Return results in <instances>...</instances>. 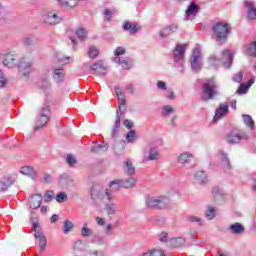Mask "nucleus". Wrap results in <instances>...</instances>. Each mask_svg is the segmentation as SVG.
<instances>
[{
	"label": "nucleus",
	"instance_id": "nucleus-1",
	"mask_svg": "<svg viewBox=\"0 0 256 256\" xmlns=\"http://www.w3.org/2000/svg\"><path fill=\"white\" fill-rule=\"evenodd\" d=\"M219 95V85L215 78H208L202 84V101H211Z\"/></svg>",
	"mask_w": 256,
	"mask_h": 256
},
{
	"label": "nucleus",
	"instance_id": "nucleus-2",
	"mask_svg": "<svg viewBox=\"0 0 256 256\" xmlns=\"http://www.w3.org/2000/svg\"><path fill=\"white\" fill-rule=\"evenodd\" d=\"M208 63L211 65V67H214V69H217L221 63L225 69H229L233 64V54H231V51L229 50H224L222 52L221 59L217 58L215 55H210L208 58Z\"/></svg>",
	"mask_w": 256,
	"mask_h": 256
},
{
	"label": "nucleus",
	"instance_id": "nucleus-3",
	"mask_svg": "<svg viewBox=\"0 0 256 256\" xmlns=\"http://www.w3.org/2000/svg\"><path fill=\"white\" fill-rule=\"evenodd\" d=\"M212 31L217 43H225L231 33V26L224 22H218L213 26Z\"/></svg>",
	"mask_w": 256,
	"mask_h": 256
},
{
	"label": "nucleus",
	"instance_id": "nucleus-4",
	"mask_svg": "<svg viewBox=\"0 0 256 256\" xmlns=\"http://www.w3.org/2000/svg\"><path fill=\"white\" fill-rule=\"evenodd\" d=\"M171 200L165 196H148L146 198V207L148 209H167Z\"/></svg>",
	"mask_w": 256,
	"mask_h": 256
},
{
	"label": "nucleus",
	"instance_id": "nucleus-5",
	"mask_svg": "<svg viewBox=\"0 0 256 256\" xmlns=\"http://www.w3.org/2000/svg\"><path fill=\"white\" fill-rule=\"evenodd\" d=\"M50 117L51 107L48 104H44L38 113V118L34 126V131H39V129H43V127H45L47 123H49Z\"/></svg>",
	"mask_w": 256,
	"mask_h": 256
},
{
	"label": "nucleus",
	"instance_id": "nucleus-6",
	"mask_svg": "<svg viewBox=\"0 0 256 256\" xmlns=\"http://www.w3.org/2000/svg\"><path fill=\"white\" fill-rule=\"evenodd\" d=\"M91 197L93 201H113V192L109 189L101 190L97 188L91 189Z\"/></svg>",
	"mask_w": 256,
	"mask_h": 256
},
{
	"label": "nucleus",
	"instance_id": "nucleus-7",
	"mask_svg": "<svg viewBox=\"0 0 256 256\" xmlns=\"http://www.w3.org/2000/svg\"><path fill=\"white\" fill-rule=\"evenodd\" d=\"M186 49H187V44L176 45L172 55L175 67H182V65L185 63Z\"/></svg>",
	"mask_w": 256,
	"mask_h": 256
},
{
	"label": "nucleus",
	"instance_id": "nucleus-8",
	"mask_svg": "<svg viewBox=\"0 0 256 256\" xmlns=\"http://www.w3.org/2000/svg\"><path fill=\"white\" fill-rule=\"evenodd\" d=\"M42 19L45 23V25H58V23H61V18L59 16V12L57 10H45L42 14Z\"/></svg>",
	"mask_w": 256,
	"mask_h": 256
},
{
	"label": "nucleus",
	"instance_id": "nucleus-9",
	"mask_svg": "<svg viewBox=\"0 0 256 256\" xmlns=\"http://www.w3.org/2000/svg\"><path fill=\"white\" fill-rule=\"evenodd\" d=\"M136 183L137 180L134 177H130L124 180L116 179L109 183V187H115V189H120V187H123V189H133Z\"/></svg>",
	"mask_w": 256,
	"mask_h": 256
},
{
	"label": "nucleus",
	"instance_id": "nucleus-10",
	"mask_svg": "<svg viewBox=\"0 0 256 256\" xmlns=\"http://www.w3.org/2000/svg\"><path fill=\"white\" fill-rule=\"evenodd\" d=\"M32 227L34 231V237L38 239V245L40 251H45L47 249V237H45V234L42 230L39 228V222H32Z\"/></svg>",
	"mask_w": 256,
	"mask_h": 256
},
{
	"label": "nucleus",
	"instance_id": "nucleus-11",
	"mask_svg": "<svg viewBox=\"0 0 256 256\" xmlns=\"http://www.w3.org/2000/svg\"><path fill=\"white\" fill-rule=\"evenodd\" d=\"M190 63L192 71H201V46L196 45L193 49Z\"/></svg>",
	"mask_w": 256,
	"mask_h": 256
},
{
	"label": "nucleus",
	"instance_id": "nucleus-12",
	"mask_svg": "<svg viewBox=\"0 0 256 256\" xmlns=\"http://www.w3.org/2000/svg\"><path fill=\"white\" fill-rule=\"evenodd\" d=\"M159 150L155 147H146L143 149L142 160L144 163L147 161H159Z\"/></svg>",
	"mask_w": 256,
	"mask_h": 256
},
{
	"label": "nucleus",
	"instance_id": "nucleus-13",
	"mask_svg": "<svg viewBox=\"0 0 256 256\" xmlns=\"http://www.w3.org/2000/svg\"><path fill=\"white\" fill-rule=\"evenodd\" d=\"M31 61L27 58H22L18 63V72L22 77H29V73H31Z\"/></svg>",
	"mask_w": 256,
	"mask_h": 256
},
{
	"label": "nucleus",
	"instance_id": "nucleus-14",
	"mask_svg": "<svg viewBox=\"0 0 256 256\" xmlns=\"http://www.w3.org/2000/svg\"><path fill=\"white\" fill-rule=\"evenodd\" d=\"M178 30H179V25L171 24L162 28L159 31V36L161 39H166V37L173 35V33H177Z\"/></svg>",
	"mask_w": 256,
	"mask_h": 256
},
{
	"label": "nucleus",
	"instance_id": "nucleus-15",
	"mask_svg": "<svg viewBox=\"0 0 256 256\" xmlns=\"http://www.w3.org/2000/svg\"><path fill=\"white\" fill-rule=\"evenodd\" d=\"M227 113H229V105H227V103L220 104L215 111L213 121L217 123V121H219V119H223Z\"/></svg>",
	"mask_w": 256,
	"mask_h": 256
},
{
	"label": "nucleus",
	"instance_id": "nucleus-16",
	"mask_svg": "<svg viewBox=\"0 0 256 256\" xmlns=\"http://www.w3.org/2000/svg\"><path fill=\"white\" fill-rule=\"evenodd\" d=\"M243 139H247V133L245 132L232 131L227 135V141L229 143H239Z\"/></svg>",
	"mask_w": 256,
	"mask_h": 256
},
{
	"label": "nucleus",
	"instance_id": "nucleus-17",
	"mask_svg": "<svg viewBox=\"0 0 256 256\" xmlns=\"http://www.w3.org/2000/svg\"><path fill=\"white\" fill-rule=\"evenodd\" d=\"M17 55L15 53H8L4 56L3 65L4 67H8L9 69H12V67H15L17 65Z\"/></svg>",
	"mask_w": 256,
	"mask_h": 256
},
{
	"label": "nucleus",
	"instance_id": "nucleus-18",
	"mask_svg": "<svg viewBox=\"0 0 256 256\" xmlns=\"http://www.w3.org/2000/svg\"><path fill=\"white\" fill-rule=\"evenodd\" d=\"M197 13H199V6L195 2H191L186 10V21H193V18L197 17Z\"/></svg>",
	"mask_w": 256,
	"mask_h": 256
},
{
	"label": "nucleus",
	"instance_id": "nucleus-19",
	"mask_svg": "<svg viewBox=\"0 0 256 256\" xmlns=\"http://www.w3.org/2000/svg\"><path fill=\"white\" fill-rule=\"evenodd\" d=\"M41 203H43V195L33 194L29 199L28 205L30 209H39Z\"/></svg>",
	"mask_w": 256,
	"mask_h": 256
},
{
	"label": "nucleus",
	"instance_id": "nucleus-20",
	"mask_svg": "<svg viewBox=\"0 0 256 256\" xmlns=\"http://www.w3.org/2000/svg\"><path fill=\"white\" fill-rule=\"evenodd\" d=\"M92 71L96 75H106L107 74V66L103 63V61H98L94 63L91 67Z\"/></svg>",
	"mask_w": 256,
	"mask_h": 256
},
{
	"label": "nucleus",
	"instance_id": "nucleus-21",
	"mask_svg": "<svg viewBox=\"0 0 256 256\" xmlns=\"http://www.w3.org/2000/svg\"><path fill=\"white\" fill-rule=\"evenodd\" d=\"M20 173H22V175H26L27 177H30L32 181H37V172L31 166H23L20 169Z\"/></svg>",
	"mask_w": 256,
	"mask_h": 256
},
{
	"label": "nucleus",
	"instance_id": "nucleus-22",
	"mask_svg": "<svg viewBox=\"0 0 256 256\" xmlns=\"http://www.w3.org/2000/svg\"><path fill=\"white\" fill-rule=\"evenodd\" d=\"M52 77L55 83H63V79H65V70L63 68H53Z\"/></svg>",
	"mask_w": 256,
	"mask_h": 256
},
{
	"label": "nucleus",
	"instance_id": "nucleus-23",
	"mask_svg": "<svg viewBox=\"0 0 256 256\" xmlns=\"http://www.w3.org/2000/svg\"><path fill=\"white\" fill-rule=\"evenodd\" d=\"M245 7H247V15L248 19L255 20L256 19V4L254 1H246Z\"/></svg>",
	"mask_w": 256,
	"mask_h": 256
},
{
	"label": "nucleus",
	"instance_id": "nucleus-24",
	"mask_svg": "<svg viewBox=\"0 0 256 256\" xmlns=\"http://www.w3.org/2000/svg\"><path fill=\"white\" fill-rule=\"evenodd\" d=\"M15 181L11 177H4L0 180V193H5Z\"/></svg>",
	"mask_w": 256,
	"mask_h": 256
},
{
	"label": "nucleus",
	"instance_id": "nucleus-25",
	"mask_svg": "<svg viewBox=\"0 0 256 256\" xmlns=\"http://www.w3.org/2000/svg\"><path fill=\"white\" fill-rule=\"evenodd\" d=\"M109 150V144L103 142L101 144H95L91 148V153L99 154V153H107Z\"/></svg>",
	"mask_w": 256,
	"mask_h": 256
},
{
	"label": "nucleus",
	"instance_id": "nucleus-26",
	"mask_svg": "<svg viewBox=\"0 0 256 256\" xmlns=\"http://www.w3.org/2000/svg\"><path fill=\"white\" fill-rule=\"evenodd\" d=\"M113 61L114 63H118V65H121L122 69H131V60L129 58L114 57Z\"/></svg>",
	"mask_w": 256,
	"mask_h": 256
},
{
	"label": "nucleus",
	"instance_id": "nucleus-27",
	"mask_svg": "<svg viewBox=\"0 0 256 256\" xmlns=\"http://www.w3.org/2000/svg\"><path fill=\"white\" fill-rule=\"evenodd\" d=\"M229 231L233 235H241V233H243V231H245V228L243 227V224L236 222L229 226Z\"/></svg>",
	"mask_w": 256,
	"mask_h": 256
},
{
	"label": "nucleus",
	"instance_id": "nucleus-28",
	"mask_svg": "<svg viewBox=\"0 0 256 256\" xmlns=\"http://www.w3.org/2000/svg\"><path fill=\"white\" fill-rule=\"evenodd\" d=\"M123 171L126 175H135V166H133V162H131V160L124 161Z\"/></svg>",
	"mask_w": 256,
	"mask_h": 256
},
{
	"label": "nucleus",
	"instance_id": "nucleus-29",
	"mask_svg": "<svg viewBox=\"0 0 256 256\" xmlns=\"http://www.w3.org/2000/svg\"><path fill=\"white\" fill-rule=\"evenodd\" d=\"M91 242L94 243V245L103 247V245H107V238L105 236L94 234V236L91 239Z\"/></svg>",
	"mask_w": 256,
	"mask_h": 256
},
{
	"label": "nucleus",
	"instance_id": "nucleus-30",
	"mask_svg": "<svg viewBox=\"0 0 256 256\" xmlns=\"http://www.w3.org/2000/svg\"><path fill=\"white\" fill-rule=\"evenodd\" d=\"M194 178L196 179L197 183H200V185L207 183V173L205 171H197L194 174Z\"/></svg>",
	"mask_w": 256,
	"mask_h": 256
},
{
	"label": "nucleus",
	"instance_id": "nucleus-31",
	"mask_svg": "<svg viewBox=\"0 0 256 256\" xmlns=\"http://www.w3.org/2000/svg\"><path fill=\"white\" fill-rule=\"evenodd\" d=\"M191 159H193V154L190 152H184L178 156V162L181 163V165H185V163H189Z\"/></svg>",
	"mask_w": 256,
	"mask_h": 256
},
{
	"label": "nucleus",
	"instance_id": "nucleus-32",
	"mask_svg": "<svg viewBox=\"0 0 256 256\" xmlns=\"http://www.w3.org/2000/svg\"><path fill=\"white\" fill-rule=\"evenodd\" d=\"M120 126H121V116H119V110H117L116 117H115V124L112 129V137L113 138L117 137V132L119 131Z\"/></svg>",
	"mask_w": 256,
	"mask_h": 256
},
{
	"label": "nucleus",
	"instance_id": "nucleus-33",
	"mask_svg": "<svg viewBox=\"0 0 256 256\" xmlns=\"http://www.w3.org/2000/svg\"><path fill=\"white\" fill-rule=\"evenodd\" d=\"M124 31H129L130 35H135L139 31V27L131 24V22H125L123 25Z\"/></svg>",
	"mask_w": 256,
	"mask_h": 256
},
{
	"label": "nucleus",
	"instance_id": "nucleus-34",
	"mask_svg": "<svg viewBox=\"0 0 256 256\" xmlns=\"http://www.w3.org/2000/svg\"><path fill=\"white\" fill-rule=\"evenodd\" d=\"M81 235L82 237H93L95 236V232L93 231V229L89 228L87 223H84L81 229Z\"/></svg>",
	"mask_w": 256,
	"mask_h": 256
},
{
	"label": "nucleus",
	"instance_id": "nucleus-35",
	"mask_svg": "<svg viewBox=\"0 0 256 256\" xmlns=\"http://www.w3.org/2000/svg\"><path fill=\"white\" fill-rule=\"evenodd\" d=\"M185 243L186 240L183 237L172 238L170 240L171 247H182V245H185Z\"/></svg>",
	"mask_w": 256,
	"mask_h": 256
},
{
	"label": "nucleus",
	"instance_id": "nucleus-36",
	"mask_svg": "<svg viewBox=\"0 0 256 256\" xmlns=\"http://www.w3.org/2000/svg\"><path fill=\"white\" fill-rule=\"evenodd\" d=\"M74 227H75V224H73V222H71L70 220H65L64 226H63L64 235H69V233L73 231Z\"/></svg>",
	"mask_w": 256,
	"mask_h": 256
},
{
	"label": "nucleus",
	"instance_id": "nucleus-37",
	"mask_svg": "<svg viewBox=\"0 0 256 256\" xmlns=\"http://www.w3.org/2000/svg\"><path fill=\"white\" fill-rule=\"evenodd\" d=\"M115 91H116V95L119 100V105H125V103H126L125 92H123L119 86L115 87Z\"/></svg>",
	"mask_w": 256,
	"mask_h": 256
},
{
	"label": "nucleus",
	"instance_id": "nucleus-38",
	"mask_svg": "<svg viewBox=\"0 0 256 256\" xmlns=\"http://www.w3.org/2000/svg\"><path fill=\"white\" fill-rule=\"evenodd\" d=\"M105 209L108 215H115L117 213V204L113 202L106 203Z\"/></svg>",
	"mask_w": 256,
	"mask_h": 256
},
{
	"label": "nucleus",
	"instance_id": "nucleus-39",
	"mask_svg": "<svg viewBox=\"0 0 256 256\" xmlns=\"http://www.w3.org/2000/svg\"><path fill=\"white\" fill-rule=\"evenodd\" d=\"M242 117L246 127H249V129H254L255 121H253V118L251 117V115L244 114Z\"/></svg>",
	"mask_w": 256,
	"mask_h": 256
},
{
	"label": "nucleus",
	"instance_id": "nucleus-40",
	"mask_svg": "<svg viewBox=\"0 0 256 256\" xmlns=\"http://www.w3.org/2000/svg\"><path fill=\"white\" fill-rule=\"evenodd\" d=\"M246 53L250 57H256V42H252L246 46Z\"/></svg>",
	"mask_w": 256,
	"mask_h": 256
},
{
	"label": "nucleus",
	"instance_id": "nucleus-41",
	"mask_svg": "<svg viewBox=\"0 0 256 256\" xmlns=\"http://www.w3.org/2000/svg\"><path fill=\"white\" fill-rule=\"evenodd\" d=\"M186 221L188 223H197V225H203V220L199 217V216H196V215H188L186 216Z\"/></svg>",
	"mask_w": 256,
	"mask_h": 256
},
{
	"label": "nucleus",
	"instance_id": "nucleus-42",
	"mask_svg": "<svg viewBox=\"0 0 256 256\" xmlns=\"http://www.w3.org/2000/svg\"><path fill=\"white\" fill-rule=\"evenodd\" d=\"M172 113H175V109L171 105L163 106L162 108L163 117H169V115H172Z\"/></svg>",
	"mask_w": 256,
	"mask_h": 256
},
{
	"label": "nucleus",
	"instance_id": "nucleus-43",
	"mask_svg": "<svg viewBox=\"0 0 256 256\" xmlns=\"http://www.w3.org/2000/svg\"><path fill=\"white\" fill-rule=\"evenodd\" d=\"M215 211V207L208 206L205 213L206 219L209 221H211V219H215Z\"/></svg>",
	"mask_w": 256,
	"mask_h": 256
},
{
	"label": "nucleus",
	"instance_id": "nucleus-44",
	"mask_svg": "<svg viewBox=\"0 0 256 256\" xmlns=\"http://www.w3.org/2000/svg\"><path fill=\"white\" fill-rule=\"evenodd\" d=\"M135 139H137V132L135 130H130L126 134L127 143H135Z\"/></svg>",
	"mask_w": 256,
	"mask_h": 256
},
{
	"label": "nucleus",
	"instance_id": "nucleus-45",
	"mask_svg": "<svg viewBox=\"0 0 256 256\" xmlns=\"http://www.w3.org/2000/svg\"><path fill=\"white\" fill-rule=\"evenodd\" d=\"M88 57H90V59H95V57H99V49L95 46H90L88 49Z\"/></svg>",
	"mask_w": 256,
	"mask_h": 256
},
{
	"label": "nucleus",
	"instance_id": "nucleus-46",
	"mask_svg": "<svg viewBox=\"0 0 256 256\" xmlns=\"http://www.w3.org/2000/svg\"><path fill=\"white\" fill-rule=\"evenodd\" d=\"M76 35L80 41H86L87 40V30L85 28H79L76 30Z\"/></svg>",
	"mask_w": 256,
	"mask_h": 256
},
{
	"label": "nucleus",
	"instance_id": "nucleus-47",
	"mask_svg": "<svg viewBox=\"0 0 256 256\" xmlns=\"http://www.w3.org/2000/svg\"><path fill=\"white\" fill-rule=\"evenodd\" d=\"M7 83H9L7 76L5 75L3 70L0 69V89L7 87Z\"/></svg>",
	"mask_w": 256,
	"mask_h": 256
},
{
	"label": "nucleus",
	"instance_id": "nucleus-48",
	"mask_svg": "<svg viewBox=\"0 0 256 256\" xmlns=\"http://www.w3.org/2000/svg\"><path fill=\"white\" fill-rule=\"evenodd\" d=\"M143 256H165V252L163 250L153 249L144 253Z\"/></svg>",
	"mask_w": 256,
	"mask_h": 256
},
{
	"label": "nucleus",
	"instance_id": "nucleus-49",
	"mask_svg": "<svg viewBox=\"0 0 256 256\" xmlns=\"http://www.w3.org/2000/svg\"><path fill=\"white\" fill-rule=\"evenodd\" d=\"M53 199H55V192H53V190L46 191L44 194V201L49 203L50 201H53Z\"/></svg>",
	"mask_w": 256,
	"mask_h": 256
},
{
	"label": "nucleus",
	"instance_id": "nucleus-50",
	"mask_svg": "<svg viewBox=\"0 0 256 256\" xmlns=\"http://www.w3.org/2000/svg\"><path fill=\"white\" fill-rule=\"evenodd\" d=\"M57 203H65L67 201V193L59 192L55 197Z\"/></svg>",
	"mask_w": 256,
	"mask_h": 256
},
{
	"label": "nucleus",
	"instance_id": "nucleus-51",
	"mask_svg": "<svg viewBox=\"0 0 256 256\" xmlns=\"http://www.w3.org/2000/svg\"><path fill=\"white\" fill-rule=\"evenodd\" d=\"M66 163L70 166V167H75V165H77V159H75V157H73V155L68 154L67 158H66Z\"/></svg>",
	"mask_w": 256,
	"mask_h": 256
},
{
	"label": "nucleus",
	"instance_id": "nucleus-52",
	"mask_svg": "<svg viewBox=\"0 0 256 256\" xmlns=\"http://www.w3.org/2000/svg\"><path fill=\"white\" fill-rule=\"evenodd\" d=\"M222 163L226 169H231V164L229 163V158L227 157V154L222 153Z\"/></svg>",
	"mask_w": 256,
	"mask_h": 256
},
{
	"label": "nucleus",
	"instance_id": "nucleus-53",
	"mask_svg": "<svg viewBox=\"0 0 256 256\" xmlns=\"http://www.w3.org/2000/svg\"><path fill=\"white\" fill-rule=\"evenodd\" d=\"M247 89H249V86L247 84H240V87L237 90L238 95H243L244 93H247Z\"/></svg>",
	"mask_w": 256,
	"mask_h": 256
},
{
	"label": "nucleus",
	"instance_id": "nucleus-54",
	"mask_svg": "<svg viewBox=\"0 0 256 256\" xmlns=\"http://www.w3.org/2000/svg\"><path fill=\"white\" fill-rule=\"evenodd\" d=\"M156 86H157V89H159V91H167V83L165 81L159 80Z\"/></svg>",
	"mask_w": 256,
	"mask_h": 256
},
{
	"label": "nucleus",
	"instance_id": "nucleus-55",
	"mask_svg": "<svg viewBox=\"0 0 256 256\" xmlns=\"http://www.w3.org/2000/svg\"><path fill=\"white\" fill-rule=\"evenodd\" d=\"M212 194L214 195V197H221V195H223V190H221V188H219L218 186H215L212 189Z\"/></svg>",
	"mask_w": 256,
	"mask_h": 256
},
{
	"label": "nucleus",
	"instance_id": "nucleus-56",
	"mask_svg": "<svg viewBox=\"0 0 256 256\" xmlns=\"http://www.w3.org/2000/svg\"><path fill=\"white\" fill-rule=\"evenodd\" d=\"M125 53H126V50H125V48H123V47H118V48H116V50L114 51L115 57H119L120 55H125Z\"/></svg>",
	"mask_w": 256,
	"mask_h": 256
},
{
	"label": "nucleus",
	"instance_id": "nucleus-57",
	"mask_svg": "<svg viewBox=\"0 0 256 256\" xmlns=\"http://www.w3.org/2000/svg\"><path fill=\"white\" fill-rule=\"evenodd\" d=\"M75 251H83V242L82 240H78L74 243Z\"/></svg>",
	"mask_w": 256,
	"mask_h": 256
},
{
	"label": "nucleus",
	"instance_id": "nucleus-58",
	"mask_svg": "<svg viewBox=\"0 0 256 256\" xmlns=\"http://www.w3.org/2000/svg\"><path fill=\"white\" fill-rule=\"evenodd\" d=\"M165 97L169 101H174V99H175V92H173V90H168L167 93L165 94Z\"/></svg>",
	"mask_w": 256,
	"mask_h": 256
},
{
	"label": "nucleus",
	"instance_id": "nucleus-59",
	"mask_svg": "<svg viewBox=\"0 0 256 256\" xmlns=\"http://www.w3.org/2000/svg\"><path fill=\"white\" fill-rule=\"evenodd\" d=\"M168 240V234L166 232H161L159 235V241H161V243H167Z\"/></svg>",
	"mask_w": 256,
	"mask_h": 256
},
{
	"label": "nucleus",
	"instance_id": "nucleus-60",
	"mask_svg": "<svg viewBox=\"0 0 256 256\" xmlns=\"http://www.w3.org/2000/svg\"><path fill=\"white\" fill-rule=\"evenodd\" d=\"M233 81H235V83H241V81H243V72H239L238 74H236L233 77Z\"/></svg>",
	"mask_w": 256,
	"mask_h": 256
},
{
	"label": "nucleus",
	"instance_id": "nucleus-61",
	"mask_svg": "<svg viewBox=\"0 0 256 256\" xmlns=\"http://www.w3.org/2000/svg\"><path fill=\"white\" fill-rule=\"evenodd\" d=\"M95 221H96L97 225H99V227H105V218H101V217L97 216L95 218Z\"/></svg>",
	"mask_w": 256,
	"mask_h": 256
},
{
	"label": "nucleus",
	"instance_id": "nucleus-62",
	"mask_svg": "<svg viewBox=\"0 0 256 256\" xmlns=\"http://www.w3.org/2000/svg\"><path fill=\"white\" fill-rule=\"evenodd\" d=\"M104 15H105L107 21H111V15H113V12H111V10H109V9H106L104 11Z\"/></svg>",
	"mask_w": 256,
	"mask_h": 256
},
{
	"label": "nucleus",
	"instance_id": "nucleus-63",
	"mask_svg": "<svg viewBox=\"0 0 256 256\" xmlns=\"http://www.w3.org/2000/svg\"><path fill=\"white\" fill-rule=\"evenodd\" d=\"M90 255H94V256H105V252L103 251H99V250H94L92 252H90Z\"/></svg>",
	"mask_w": 256,
	"mask_h": 256
},
{
	"label": "nucleus",
	"instance_id": "nucleus-64",
	"mask_svg": "<svg viewBox=\"0 0 256 256\" xmlns=\"http://www.w3.org/2000/svg\"><path fill=\"white\" fill-rule=\"evenodd\" d=\"M124 125L127 127V129H133V121L131 120H124Z\"/></svg>",
	"mask_w": 256,
	"mask_h": 256
}]
</instances>
